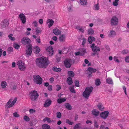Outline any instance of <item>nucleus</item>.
<instances>
[{
	"instance_id": "9d476101",
	"label": "nucleus",
	"mask_w": 129,
	"mask_h": 129,
	"mask_svg": "<svg viewBox=\"0 0 129 129\" xmlns=\"http://www.w3.org/2000/svg\"><path fill=\"white\" fill-rule=\"evenodd\" d=\"M109 112L108 111H105L101 112L100 114V116L101 118L105 119L108 117L109 115Z\"/></svg>"
},
{
	"instance_id": "9b49d317",
	"label": "nucleus",
	"mask_w": 129,
	"mask_h": 129,
	"mask_svg": "<svg viewBox=\"0 0 129 129\" xmlns=\"http://www.w3.org/2000/svg\"><path fill=\"white\" fill-rule=\"evenodd\" d=\"M19 17L20 19L23 24H24L25 23L26 18L25 15L23 13H20L19 15Z\"/></svg>"
},
{
	"instance_id": "423d86ee",
	"label": "nucleus",
	"mask_w": 129,
	"mask_h": 129,
	"mask_svg": "<svg viewBox=\"0 0 129 129\" xmlns=\"http://www.w3.org/2000/svg\"><path fill=\"white\" fill-rule=\"evenodd\" d=\"M12 98H11L6 104V106H8V108L12 107L13 106L17 100V97L15 98L14 100L12 102Z\"/></svg>"
},
{
	"instance_id": "72a5a7b5",
	"label": "nucleus",
	"mask_w": 129,
	"mask_h": 129,
	"mask_svg": "<svg viewBox=\"0 0 129 129\" xmlns=\"http://www.w3.org/2000/svg\"><path fill=\"white\" fill-rule=\"evenodd\" d=\"M66 108L68 109L71 110L72 109V106L69 103H66L65 105Z\"/></svg>"
},
{
	"instance_id": "7c9ffc66",
	"label": "nucleus",
	"mask_w": 129,
	"mask_h": 129,
	"mask_svg": "<svg viewBox=\"0 0 129 129\" xmlns=\"http://www.w3.org/2000/svg\"><path fill=\"white\" fill-rule=\"evenodd\" d=\"M116 35V33L113 30H112L110 31V34L109 35V36L111 37H113L114 36Z\"/></svg>"
},
{
	"instance_id": "393cba45",
	"label": "nucleus",
	"mask_w": 129,
	"mask_h": 129,
	"mask_svg": "<svg viewBox=\"0 0 129 129\" xmlns=\"http://www.w3.org/2000/svg\"><path fill=\"white\" fill-rule=\"evenodd\" d=\"M52 70L54 72H60L61 71V69L60 68H57L56 67H54L53 68Z\"/></svg>"
},
{
	"instance_id": "1a4fd4ad",
	"label": "nucleus",
	"mask_w": 129,
	"mask_h": 129,
	"mask_svg": "<svg viewBox=\"0 0 129 129\" xmlns=\"http://www.w3.org/2000/svg\"><path fill=\"white\" fill-rule=\"evenodd\" d=\"M31 42V40L26 37H23L21 39V42L22 44L24 45L30 44Z\"/></svg>"
},
{
	"instance_id": "0eeeda50",
	"label": "nucleus",
	"mask_w": 129,
	"mask_h": 129,
	"mask_svg": "<svg viewBox=\"0 0 129 129\" xmlns=\"http://www.w3.org/2000/svg\"><path fill=\"white\" fill-rule=\"evenodd\" d=\"M33 46L31 44H29L26 46L25 55L26 56H30L32 52V48Z\"/></svg>"
},
{
	"instance_id": "5fc2aeb1",
	"label": "nucleus",
	"mask_w": 129,
	"mask_h": 129,
	"mask_svg": "<svg viewBox=\"0 0 129 129\" xmlns=\"http://www.w3.org/2000/svg\"><path fill=\"white\" fill-rule=\"evenodd\" d=\"M60 58H61L60 57L58 56L57 55H56V58L57 60V61L58 62H59L60 61Z\"/></svg>"
},
{
	"instance_id": "69168bd1",
	"label": "nucleus",
	"mask_w": 129,
	"mask_h": 129,
	"mask_svg": "<svg viewBox=\"0 0 129 129\" xmlns=\"http://www.w3.org/2000/svg\"><path fill=\"white\" fill-rule=\"evenodd\" d=\"M44 84V86L46 87H47L49 85V83L48 82H45Z\"/></svg>"
},
{
	"instance_id": "6e6d98bb",
	"label": "nucleus",
	"mask_w": 129,
	"mask_h": 129,
	"mask_svg": "<svg viewBox=\"0 0 129 129\" xmlns=\"http://www.w3.org/2000/svg\"><path fill=\"white\" fill-rule=\"evenodd\" d=\"M128 50H123L122 52H121V53L122 54H127V53H128Z\"/></svg>"
},
{
	"instance_id": "4468645a",
	"label": "nucleus",
	"mask_w": 129,
	"mask_h": 129,
	"mask_svg": "<svg viewBox=\"0 0 129 129\" xmlns=\"http://www.w3.org/2000/svg\"><path fill=\"white\" fill-rule=\"evenodd\" d=\"M9 22L7 19H5L3 20L1 23L2 27L4 28L7 26L9 25Z\"/></svg>"
},
{
	"instance_id": "09e8293b",
	"label": "nucleus",
	"mask_w": 129,
	"mask_h": 129,
	"mask_svg": "<svg viewBox=\"0 0 129 129\" xmlns=\"http://www.w3.org/2000/svg\"><path fill=\"white\" fill-rule=\"evenodd\" d=\"M38 28V27H37L36 28V29L35 32L37 34H38L40 33L42 31L41 30H39Z\"/></svg>"
},
{
	"instance_id": "7ed1b4c3",
	"label": "nucleus",
	"mask_w": 129,
	"mask_h": 129,
	"mask_svg": "<svg viewBox=\"0 0 129 129\" xmlns=\"http://www.w3.org/2000/svg\"><path fill=\"white\" fill-rule=\"evenodd\" d=\"M30 98L32 101H35L39 96V94L37 91L33 90L29 93Z\"/></svg>"
},
{
	"instance_id": "8fccbe9b",
	"label": "nucleus",
	"mask_w": 129,
	"mask_h": 129,
	"mask_svg": "<svg viewBox=\"0 0 129 129\" xmlns=\"http://www.w3.org/2000/svg\"><path fill=\"white\" fill-rule=\"evenodd\" d=\"M75 83L76 86L77 87H79V82L78 80H75Z\"/></svg>"
},
{
	"instance_id": "a211bd4d",
	"label": "nucleus",
	"mask_w": 129,
	"mask_h": 129,
	"mask_svg": "<svg viewBox=\"0 0 129 129\" xmlns=\"http://www.w3.org/2000/svg\"><path fill=\"white\" fill-rule=\"evenodd\" d=\"M97 107L99 110L101 111H103L104 110V107H103L102 103H99L97 105Z\"/></svg>"
},
{
	"instance_id": "f704fd0d",
	"label": "nucleus",
	"mask_w": 129,
	"mask_h": 129,
	"mask_svg": "<svg viewBox=\"0 0 129 129\" xmlns=\"http://www.w3.org/2000/svg\"><path fill=\"white\" fill-rule=\"evenodd\" d=\"M94 31L93 29L91 28L88 30V34L89 35H92L94 33Z\"/></svg>"
},
{
	"instance_id": "680f3d73",
	"label": "nucleus",
	"mask_w": 129,
	"mask_h": 129,
	"mask_svg": "<svg viewBox=\"0 0 129 129\" xmlns=\"http://www.w3.org/2000/svg\"><path fill=\"white\" fill-rule=\"evenodd\" d=\"M125 61L127 62H129V56H126L125 59Z\"/></svg>"
},
{
	"instance_id": "de8ad7c7",
	"label": "nucleus",
	"mask_w": 129,
	"mask_h": 129,
	"mask_svg": "<svg viewBox=\"0 0 129 129\" xmlns=\"http://www.w3.org/2000/svg\"><path fill=\"white\" fill-rule=\"evenodd\" d=\"M118 0H115V1L113 2V5L114 6H117L118 5Z\"/></svg>"
},
{
	"instance_id": "c03bdc74",
	"label": "nucleus",
	"mask_w": 129,
	"mask_h": 129,
	"mask_svg": "<svg viewBox=\"0 0 129 129\" xmlns=\"http://www.w3.org/2000/svg\"><path fill=\"white\" fill-rule=\"evenodd\" d=\"M56 117L58 118H60L61 117V114L59 112H57L56 113Z\"/></svg>"
},
{
	"instance_id": "864d4df0",
	"label": "nucleus",
	"mask_w": 129,
	"mask_h": 129,
	"mask_svg": "<svg viewBox=\"0 0 129 129\" xmlns=\"http://www.w3.org/2000/svg\"><path fill=\"white\" fill-rule=\"evenodd\" d=\"M13 116L15 117H19V115L17 113V112H15L13 113Z\"/></svg>"
},
{
	"instance_id": "f03ea898",
	"label": "nucleus",
	"mask_w": 129,
	"mask_h": 129,
	"mask_svg": "<svg viewBox=\"0 0 129 129\" xmlns=\"http://www.w3.org/2000/svg\"><path fill=\"white\" fill-rule=\"evenodd\" d=\"M93 89V87L92 86L86 87L83 92V96L86 99H88Z\"/></svg>"
},
{
	"instance_id": "f257e3e1",
	"label": "nucleus",
	"mask_w": 129,
	"mask_h": 129,
	"mask_svg": "<svg viewBox=\"0 0 129 129\" xmlns=\"http://www.w3.org/2000/svg\"><path fill=\"white\" fill-rule=\"evenodd\" d=\"M36 61L37 65L41 68H46L49 63L48 59L43 57L37 58Z\"/></svg>"
},
{
	"instance_id": "58836bf2",
	"label": "nucleus",
	"mask_w": 129,
	"mask_h": 129,
	"mask_svg": "<svg viewBox=\"0 0 129 129\" xmlns=\"http://www.w3.org/2000/svg\"><path fill=\"white\" fill-rule=\"evenodd\" d=\"M43 121L44 122L47 121L49 123H50L51 122V120L50 119V118L48 117H45L43 119Z\"/></svg>"
},
{
	"instance_id": "20e7f679",
	"label": "nucleus",
	"mask_w": 129,
	"mask_h": 129,
	"mask_svg": "<svg viewBox=\"0 0 129 129\" xmlns=\"http://www.w3.org/2000/svg\"><path fill=\"white\" fill-rule=\"evenodd\" d=\"M74 63V60L71 59H66L64 61V63L65 67L68 68L71 67V64Z\"/></svg>"
},
{
	"instance_id": "c9c22d12",
	"label": "nucleus",
	"mask_w": 129,
	"mask_h": 129,
	"mask_svg": "<svg viewBox=\"0 0 129 129\" xmlns=\"http://www.w3.org/2000/svg\"><path fill=\"white\" fill-rule=\"evenodd\" d=\"M80 2L83 5H85L87 4L86 0H80Z\"/></svg>"
},
{
	"instance_id": "a19ab883",
	"label": "nucleus",
	"mask_w": 129,
	"mask_h": 129,
	"mask_svg": "<svg viewBox=\"0 0 129 129\" xmlns=\"http://www.w3.org/2000/svg\"><path fill=\"white\" fill-rule=\"evenodd\" d=\"M13 47L16 49H18L19 48L20 45L17 44L16 43H14L13 46Z\"/></svg>"
},
{
	"instance_id": "37998d69",
	"label": "nucleus",
	"mask_w": 129,
	"mask_h": 129,
	"mask_svg": "<svg viewBox=\"0 0 129 129\" xmlns=\"http://www.w3.org/2000/svg\"><path fill=\"white\" fill-rule=\"evenodd\" d=\"M69 89L70 91L74 93H75V92L74 89V87L73 86H70L69 87Z\"/></svg>"
},
{
	"instance_id": "338daca9",
	"label": "nucleus",
	"mask_w": 129,
	"mask_h": 129,
	"mask_svg": "<svg viewBox=\"0 0 129 129\" xmlns=\"http://www.w3.org/2000/svg\"><path fill=\"white\" fill-rule=\"evenodd\" d=\"M39 22L40 24H42L43 23V20L42 19H40Z\"/></svg>"
},
{
	"instance_id": "cd10ccee",
	"label": "nucleus",
	"mask_w": 129,
	"mask_h": 129,
	"mask_svg": "<svg viewBox=\"0 0 129 129\" xmlns=\"http://www.w3.org/2000/svg\"><path fill=\"white\" fill-rule=\"evenodd\" d=\"M59 40L60 42H64L65 39V35H62L60 36L59 37Z\"/></svg>"
},
{
	"instance_id": "f3484780",
	"label": "nucleus",
	"mask_w": 129,
	"mask_h": 129,
	"mask_svg": "<svg viewBox=\"0 0 129 129\" xmlns=\"http://www.w3.org/2000/svg\"><path fill=\"white\" fill-rule=\"evenodd\" d=\"M54 22L53 20L52 19H48L47 20V23H48V26L49 28L52 25Z\"/></svg>"
},
{
	"instance_id": "ddd939ff",
	"label": "nucleus",
	"mask_w": 129,
	"mask_h": 129,
	"mask_svg": "<svg viewBox=\"0 0 129 129\" xmlns=\"http://www.w3.org/2000/svg\"><path fill=\"white\" fill-rule=\"evenodd\" d=\"M118 19L116 17H113L111 20V24L112 25H116L118 22Z\"/></svg>"
},
{
	"instance_id": "a878e982",
	"label": "nucleus",
	"mask_w": 129,
	"mask_h": 129,
	"mask_svg": "<svg viewBox=\"0 0 129 129\" xmlns=\"http://www.w3.org/2000/svg\"><path fill=\"white\" fill-rule=\"evenodd\" d=\"M66 100V99L64 98H60L57 100L58 103L60 104L62 102H64Z\"/></svg>"
},
{
	"instance_id": "f8f14e48",
	"label": "nucleus",
	"mask_w": 129,
	"mask_h": 129,
	"mask_svg": "<svg viewBox=\"0 0 129 129\" xmlns=\"http://www.w3.org/2000/svg\"><path fill=\"white\" fill-rule=\"evenodd\" d=\"M47 51L48 52L49 56H52L53 55L54 50L52 46H50L48 47L47 49Z\"/></svg>"
},
{
	"instance_id": "6e6552de",
	"label": "nucleus",
	"mask_w": 129,
	"mask_h": 129,
	"mask_svg": "<svg viewBox=\"0 0 129 129\" xmlns=\"http://www.w3.org/2000/svg\"><path fill=\"white\" fill-rule=\"evenodd\" d=\"M17 64L19 69L21 71H24L26 67L24 63L23 62L22 60H19L17 63Z\"/></svg>"
},
{
	"instance_id": "2f4dec72",
	"label": "nucleus",
	"mask_w": 129,
	"mask_h": 129,
	"mask_svg": "<svg viewBox=\"0 0 129 129\" xmlns=\"http://www.w3.org/2000/svg\"><path fill=\"white\" fill-rule=\"evenodd\" d=\"M2 87L3 88H6L7 85L6 82L5 81H2L1 84Z\"/></svg>"
},
{
	"instance_id": "13d9d810",
	"label": "nucleus",
	"mask_w": 129,
	"mask_h": 129,
	"mask_svg": "<svg viewBox=\"0 0 129 129\" xmlns=\"http://www.w3.org/2000/svg\"><path fill=\"white\" fill-rule=\"evenodd\" d=\"M56 90L57 91L59 90L61 88L60 86L59 85H56Z\"/></svg>"
},
{
	"instance_id": "4c0bfd02",
	"label": "nucleus",
	"mask_w": 129,
	"mask_h": 129,
	"mask_svg": "<svg viewBox=\"0 0 129 129\" xmlns=\"http://www.w3.org/2000/svg\"><path fill=\"white\" fill-rule=\"evenodd\" d=\"M76 28L82 33H84V30L81 27L77 26L76 27Z\"/></svg>"
},
{
	"instance_id": "052dcab7",
	"label": "nucleus",
	"mask_w": 129,
	"mask_h": 129,
	"mask_svg": "<svg viewBox=\"0 0 129 129\" xmlns=\"http://www.w3.org/2000/svg\"><path fill=\"white\" fill-rule=\"evenodd\" d=\"M82 40L83 41L82 43V45H84L86 43V39L84 38H83Z\"/></svg>"
},
{
	"instance_id": "0e129e2a",
	"label": "nucleus",
	"mask_w": 129,
	"mask_h": 129,
	"mask_svg": "<svg viewBox=\"0 0 129 129\" xmlns=\"http://www.w3.org/2000/svg\"><path fill=\"white\" fill-rule=\"evenodd\" d=\"M33 24H34V25L35 27H36L37 26V24L36 21H34L33 23Z\"/></svg>"
},
{
	"instance_id": "5701e85b",
	"label": "nucleus",
	"mask_w": 129,
	"mask_h": 129,
	"mask_svg": "<svg viewBox=\"0 0 129 129\" xmlns=\"http://www.w3.org/2000/svg\"><path fill=\"white\" fill-rule=\"evenodd\" d=\"M67 81L68 84L70 85H71L73 82L72 78L70 77H69L67 78Z\"/></svg>"
},
{
	"instance_id": "3c124183",
	"label": "nucleus",
	"mask_w": 129,
	"mask_h": 129,
	"mask_svg": "<svg viewBox=\"0 0 129 129\" xmlns=\"http://www.w3.org/2000/svg\"><path fill=\"white\" fill-rule=\"evenodd\" d=\"M8 51L9 53H10L11 52H12L13 48L12 47H10L8 48Z\"/></svg>"
},
{
	"instance_id": "c85d7f7f",
	"label": "nucleus",
	"mask_w": 129,
	"mask_h": 129,
	"mask_svg": "<svg viewBox=\"0 0 129 129\" xmlns=\"http://www.w3.org/2000/svg\"><path fill=\"white\" fill-rule=\"evenodd\" d=\"M35 49V53L36 54H38L40 51V49L39 47L38 46H36L34 47Z\"/></svg>"
},
{
	"instance_id": "4be33fe9",
	"label": "nucleus",
	"mask_w": 129,
	"mask_h": 129,
	"mask_svg": "<svg viewBox=\"0 0 129 129\" xmlns=\"http://www.w3.org/2000/svg\"><path fill=\"white\" fill-rule=\"evenodd\" d=\"M106 82L107 83L109 84H113V82L112 79L109 78L106 79Z\"/></svg>"
},
{
	"instance_id": "603ef678",
	"label": "nucleus",
	"mask_w": 129,
	"mask_h": 129,
	"mask_svg": "<svg viewBox=\"0 0 129 129\" xmlns=\"http://www.w3.org/2000/svg\"><path fill=\"white\" fill-rule=\"evenodd\" d=\"M94 7L95 10H98L99 9V4H97L94 5Z\"/></svg>"
},
{
	"instance_id": "774afa93",
	"label": "nucleus",
	"mask_w": 129,
	"mask_h": 129,
	"mask_svg": "<svg viewBox=\"0 0 129 129\" xmlns=\"http://www.w3.org/2000/svg\"><path fill=\"white\" fill-rule=\"evenodd\" d=\"M52 39L55 41H56L57 40V38L56 36H54L52 38Z\"/></svg>"
},
{
	"instance_id": "4d7b16f0",
	"label": "nucleus",
	"mask_w": 129,
	"mask_h": 129,
	"mask_svg": "<svg viewBox=\"0 0 129 129\" xmlns=\"http://www.w3.org/2000/svg\"><path fill=\"white\" fill-rule=\"evenodd\" d=\"M97 122L95 120L94 122V126L96 128H98L99 127V125L97 124Z\"/></svg>"
},
{
	"instance_id": "412c9836",
	"label": "nucleus",
	"mask_w": 129,
	"mask_h": 129,
	"mask_svg": "<svg viewBox=\"0 0 129 129\" xmlns=\"http://www.w3.org/2000/svg\"><path fill=\"white\" fill-rule=\"evenodd\" d=\"M80 53V55L81 56L84 55L85 53H86V50L84 48H82L81 49L80 51H79Z\"/></svg>"
},
{
	"instance_id": "bb28decb",
	"label": "nucleus",
	"mask_w": 129,
	"mask_h": 129,
	"mask_svg": "<svg viewBox=\"0 0 129 129\" xmlns=\"http://www.w3.org/2000/svg\"><path fill=\"white\" fill-rule=\"evenodd\" d=\"M92 50L94 52H95L98 51H100V49L99 47L95 46L92 48Z\"/></svg>"
},
{
	"instance_id": "c756f323",
	"label": "nucleus",
	"mask_w": 129,
	"mask_h": 129,
	"mask_svg": "<svg viewBox=\"0 0 129 129\" xmlns=\"http://www.w3.org/2000/svg\"><path fill=\"white\" fill-rule=\"evenodd\" d=\"M42 128L43 129H50V126L46 124L42 125Z\"/></svg>"
},
{
	"instance_id": "bf43d9fd",
	"label": "nucleus",
	"mask_w": 129,
	"mask_h": 129,
	"mask_svg": "<svg viewBox=\"0 0 129 129\" xmlns=\"http://www.w3.org/2000/svg\"><path fill=\"white\" fill-rule=\"evenodd\" d=\"M29 111L30 113H32L35 112V110L33 109H30L29 110Z\"/></svg>"
},
{
	"instance_id": "2eb2a0df",
	"label": "nucleus",
	"mask_w": 129,
	"mask_h": 129,
	"mask_svg": "<svg viewBox=\"0 0 129 129\" xmlns=\"http://www.w3.org/2000/svg\"><path fill=\"white\" fill-rule=\"evenodd\" d=\"M52 101L51 100L49 99L45 101L44 105V106L45 107H47L49 106L51 103Z\"/></svg>"
},
{
	"instance_id": "39448f33",
	"label": "nucleus",
	"mask_w": 129,
	"mask_h": 129,
	"mask_svg": "<svg viewBox=\"0 0 129 129\" xmlns=\"http://www.w3.org/2000/svg\"><path fill=\"white\" fill-rule=\"evenodd\" d=\"M34 81L36 84H40L42 82V79L39 75H35L33 76Z\"/></svg>"
},
{
	"instance_id": "dca6fc26",
	"label": "nucleus",
	"mask_w": 129,
	"mask_h": 129,
	"mask_svg": "<svg viewBox=\"0 0 129 129\" xmlns=\"http://www.w3.org/2000/svg\"><path fill=\"white\" fill-rule=\"evenodd\" d=\"M99 111L96 109H93L91 111L92 114L96 117L98 116L99 114Z\"/></svg>"
},
{
	"instance_id": "49530a36",
	"label": "nucleus",
	"mask_w": 129,
	"mask_h": 129,
	"mask_svg": "<svg viewBox=\"0 0 129 129\" xmlns=\"http://www.w3.org/2000/svg\"><path fill=\"white\" fill-rule=\"evenodd\" d=\"M23 118L24 120L26 121H28L30 120V119L29 117L26 115L24 116Z\"/></svg>"
},
{
	"instance_id": "a18cd8bd",
	"label": "nucleus",
	"mask_w": 129,
	"mask_h": 129,
	"mask_svg": "<svg viewBox=\"0 0 129 129\" xmlns=\"http://www.w3.org/2000/svg\"><path fill=\"white\" fill-rule=\"evenodd\" d=\"M13 35L11 34L8 36L9 38L11 40L14 41L15 40V39L14 38L12 37Z\"/></svg>"
},
{
	"instance_id": "e2e57ef3",
	"label": "nucleus",
	"mask_w": 129,
	"mask_h": 129,
	"mask_svg": "<svg viewBox=\"0 0 129 129\" xmlns=\"http://www.w3.org/2000/svg\"><path fill=\"white\" fill-rule=\"evenodd\" d=\"M48 89L49 91H51L52 90V85H49L48 87Z\"/></svg>"
},
{
	"instance_id": "473e14b6",
	"label": "nucleus",
	"mask_w": 129,
	"mask_h": 129,
	"mask_svg": "<svg viewBox=\"0 0 129 129\" xmlns=\"http://www.w3.org/2000/svg\"><path fill=\"white\" fill-rule=\"evenodd\" d=\"M87 70L89 72H91L93 73H94L96 71V69L91 67L88 68V69Z\"/></svg>"
},
{
	"instance_id": "b1692460",
	"label": "nucleus",
	"mask_w": 129,
	"mask_h": 129,
	"mask_svg": "<svg viewBox=\"0 0 129 129\" xmlns=\"http://www.w3.org/2000/svg\"><path fill=\"white\" fill-rule=\"evenodd\" d=\"M68 76H69L73 77L75 75V73L72 71H69L68 72Z\"/></svg>"
},
{
	"instance_id": "79ce46f5",
	"label": "nucleus",
	"mask_w": 129,
	"mask_h": 129,
	"mask_svg": "<svg viewBox=\"0 0 129 129\" xmlns=\"http://www.w3.org/2000/svg\"><path fill=\"white\" fill-rule=\"evenodd\" d=\"M66 122L70 125H72L74 123L73 122H71L69 119H66Z\"/></svg>"
},
{
	"instance_id": "ea45409f",
	"label": "nucleus",
	"mask_w": 129,
	"mask_h": 129,
	"mask_svg": "<svg viewBox=\"0 0 129 129\" xmlns=\"http://www.w3.org/2000/svg\"><path fill=\"white\" fill-rule=\"evenodd\" d=\"M80 125L81 124L80 123L76 124L73 127L74 129H79Z\"/></svg>"
},
{
	"instance_id": "aec40b11",
	"label": "nucleus",
	"mask_w": 129,
	"mask_h": 129,
	"mask_svg": "<svg viewBox=\"0 0 129 129\" xmlns=\"http://www.w3.org/2000/svg\"><path fill=\"white\" fill-rule=\"evenodd\" d=\"M95 38L92 36H90L88 38V41L91 44L93 41H95Z\"/></svg>"
},
{
	"instance_id": "e433bc0d",
	"label": "nucleus",
	"mask_w": 129,
	"mask_h": 129,
	"mask_svg": "<svg viewBox=\"0 0 129 129\" xmlns=\"http://www.w3.org/2000/svg\"><path fill=\"white\" fill-rule=\"evenodd\" d=\"M101 82L100 81V79H97L95 80V84L96 86H99L101 84Z\"/></svg>"
},
{
	"instance_id": "6ab92c4d",
	"label": "nucleus",
	"mask_w": 129,
	"mask_h": 129,
	"mask_svg": "<svg viewBox=\"0 0 129 129\" xmlns=\"http://www.w3.org/2000/svg\"><path fill=\"white\" fill-rule=\"evenodd\" d=\"M53 32L56 35H59L61 34V32L57 28L53 29Z\"/></svg>"
}]
</instances>
